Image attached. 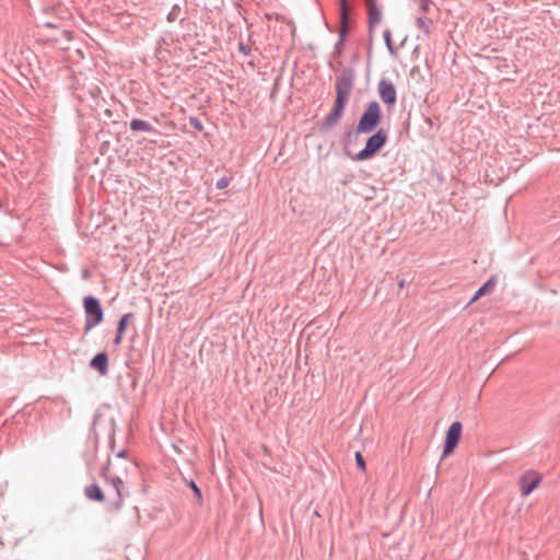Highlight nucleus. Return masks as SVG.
<instances>
[{"label": "nucleus", "instance_id": "19", "mask_svg": "<svg viewBox=\"0 0 560 560\" xmlns=\"http://www.w3.org/2000/svg\"><path fill=\"white\" fill-rule=\"evenodd\" d=\"M230 179L226 177H223L217 182V188L218 189H224L229 186Z\"/></svg>", "mask_w": 560, "mask_h": 560}, {"label": "nucleus", "instance_id": "11", "mask_svg": "<svg viewBox=\"0 0 560 560\" xmlns=\"http://www.w3.org/2000/svg\"><path fill=\"white\" fill-rule=\"evenodd\" d=\"M132 318V315L131 314H125L119 323H118V329H117V336L114 340L115 345H119L121 342V339H122V335H124V331L128 325V323L130 322V319Z\"/></svg>", "mask_w": 560, "mask_h": 560}, {"label": "nucleus", "instance_id": "12", "mask_svg": "<svg viewBox=\"0 0 560 560\" xmlns=\"http://www.w3.org/2000/svg\"><path fill=\"white\" fill-rule=\"evenodd\" d=\"M85 495L94 501H104V494L101 488L96 485H91L85 488Z\"/></svg>", "mask_w": 560, "mask_h": 560}, {"label": "nucleus", "instance_id": "21", "mask_svg": "<svg viewBox=\"0 0 560 560\" xmlns=\"http://www.w3.org/2000/svg\"><path fill=\"white\" fill-rule=\"evenodd\" d=\"M190 124L198 130H202V124L197 118H190Z\"/></svg>", "mask_w": 560, "mask_h": 560}, {"label": "nucleus", "instance_id": "18", "mask_svg": "<svg viewBox=\"0 0 560 560\" xmlns=\"http://www.w3.org/2000/svg\"><path fill=\"white\" fill-rule=\"evenodd\" d=\"M340 2V11H341V16H342V20L346 19V15L348 13V4H347V0H339Z\"/></svg>", "mask_w": 560, "mask_h": 560}, {"label": "nucleus", "instance_id": "1", "mask_svg": "<svg viewBox=\"0 0 560 560\" xmlns=\"http://www.w3.org/2000/svg\"><path fill=\"white\" fill-rule=\"evenodd\" d=\"M381 121V107L376 102H372L366 107L365 112L360 118V121L357 127V131L361 133H369L374 130V128Z\"/></svg>", "mask_w": 560, "mask_h": 560}, {"label": "nucleus", "instance_id": "2", "mask_svg": "<svg viewBox=\"0 0 560 560\" xmlns=\"http://www.w3.org/2000/svg\"><path fill=\"white\" fill-rule=\"evenodd\" d=\"M387 132L384 129H380L375 135L371 136L364 149L357 153L355 160L364 161L374 156L386 143Z\"/></svg>", "mask_w": 560, "mask_h": 560}, {"label": "nucleus", "instance_id": "8", "mask_svg": "<svg viewBox=\"0 0 560 560\" xmlns=\"http://www.w3.org/2000/svg\"><path fill=\"white\" fill-rule=\"evenodd\" d=\"M345 107L346 105L336 102L332 112L325 118V126L330 128L336 125L341 117Z\"/></svg>", "mask_w": 560, "mask_h": 560}, {"label": "nucleus", "instance_id": "5", "mask_svg": "<svg viewBox=\"0 0 560 560\" xmlns=\"http://www.w3.org/2000/svg\"><path fill=\"white\" fill-rule=\"evenodd\" d=\"M463 425L460 422H453L445 435V442L443 447L442 457L445 458L450 456L454 450L456 448L459 440L462 438Z\"/></svg>", "mask_w": 560, "mask_h": 560}, {"label": "nucleus", "instance_id": "16", "mask_svg": "<svg viewBox=\"0 0 560 560\" xmlns=\"http://www.w3.org/2000/svg\"><path fill=\"white\" fill-rule=\"evenodd\" d=\"M355 463L361 471L364 472L366 470L365 460L360 452L355 453Z\"/></svg>", "mask_w": 560, "mask_h": 560}, {"label": "nucleus", "instance_id": "22", "mask_svg": "<svg viewBox=\"0 0 560 560\" xmlns=\"http://www.w3.org/2000/svg\"><path fill=\"white\" fill-rule=\"evenodd\" d=\"M429 7H430L429 0H423L422 3H421L422 11L427 12L429 10Z\"/></svg>", "mask_w": 560, "mask_h": 560}, {"label": "nucleus", "instance_id": "6", "mask_svg": "<svg viewBox=\"0 0 560 560\" xmlns=\"http://www.w3.org/2000/svg\"><path fill=\"white\" fill-rule=\"evenodd\" d=\"M540 482V476L535 471L525 472L520 479V488L523 497H527Z\"/></svg>", "mask_w": 560, "mask_h": 560}, {"label": "nucleus", "instance_id": "23", "mask_svg": "<svg viewBox=\"0 0 560 560\" xmlns=\"http://www.w3.org/2000/svg\"><path fill=\"white\" fill-rule=\"evenodd\" d=\"M481 296H482V295H481V294H479V291H477V292L475 293V295L472 296V299L470 300L469 304L475 303V302H476V301H478Z\"/></svg>", "mask_w": 560, "mask_h": 560}, {"label": "nucleus", "instance_id": "4", "mask_svg": "<svg viewBox=\"0 0 560 560\" xmlns=\"http://www.w3.org/2000/svg\"><path fill=\"white\" fill-rule=\"evenodd\" d=\"M84 310L88 315L86 330L98 325L103 320V310L95 298L88 296L84 299Z\"/></svg>", "mask_w": 560, "mask_h": 560}, {"label": "nucleus", "instance_id": "17", "mask_svg": "<svg viewBox=\"0 0 560 560\" xmlns=\"http://www.w3.org/2000/svg\"><path fill=\"white\" fill-rule=\"evenodd\" d=\"M190 488L192 489L198 502L200 503L202 501V495H201L200 489L196 486V483L194 481L190 482Z\"/></svg>", "mask_w": 560, "mask_h": 560}, {"label": "nucleus", "instance_id": "14", "mask_svg": "<svg viewBox=\"0 0 560 560\" xmlns=\"http://www.w3.org/2000/svg\"><path fill=\"white\" fill-rule=\"evenodd\" d=\"M417 27L425 35V36H429L431 31H432V26H433V22L429 19H423V18H419L417 19Z\"/></svg>", "mask_w": 560, "mask_h": 560}, {"label": "nucleus", "instance_id": "13", "mask_svg": "<svg viewBox=\"0 0 560 560\" xmlns=\"http://www.w3.org/2000/svg\"><path fill=\"white\" fill-rule=\"evenodd\" d=\"M130 128L133 131H152V127L149 122L142 119H132L130 121Z\"/></svg>", "mask_w": 560, "mask_h": 560}, {"label": "nucleus", "instance_id": "15", "mask_svg": "<svg viewBox=\"0 0 560 560\" xmlns=\"http://www.w3.org/2000/svg\"><path fill=\"white\" fill-rule=\"evenodd\" d=\"M495 284H497L495 277H491L483 285H481L479 288V290H478L479 294L485 296L487 294L492 293V291L494 290Z\"/></svg>", "mask_w": 560, "mask_h": 560}, {"label": "nucleus", "instance_id": "20", "mask_svg": "<svg viewBox=\"0 0 560 560\" xmlns=\"http://www.w3.org/2000/svg\"><path fill=\"white\" fill-rule=\"evenodd\" d=\"M113 485L116 487L118 494L120 495L119 488L122 486V479L119 476L113 478Z\"/></svg>", "mask_w": 560, "mask_h": 560}, {"label": "nucleus", "instance_id": "7", "mask_svg": "<svg viewBox=\"0 0 560 560\" xmlns=\"http://www.w3.org/2000/svg\"><path fill=\"white\" fill-rule=\"evenodd\" d=\"M378 93L381 100L388 106H393L396 103V89L392 82L382 80L378 83Z\"/></svg>", "mask_w": 560, "mask_h": 560}, {"label": "nucleus", "instance_id": "9", "mask_svg": "<svg viewBox=\"0 0 560 560\" xmlns=\"http://www.w3.org/2000/svg\"><path fill=\"white\" fill-rule=\"evenodd\" d=\"M107 355L105 353H98L92 359L91 366L104 375L107 372Z\"/></svg>", "mask_w": 560, "mask_h": 560}, {"label": "nucleus", "instance_id": "10", "mask_svg": "<svg viewBox=\"0 0 560 560\" xmlns=\"http://www.w3.org/2000/svg\"><path fill=\"white\" fill-rule=\"evenodd\" d=\"M365 3L369 10L370 24L373 25L378 23L381 21V12L376 8L375 0H365Z\"/></svg>", "mask_w": 560, "mask_h": 560}, {"label": "nucleus", "instance_id": "3", "mask_svg": "<svg viewBox=\"0 0 560 560\" xmlns=\"http://www.w3.org/2000/svg\"><path fill=\"white\" fill-rule=\"evenodd\" d=\"M353 74L350 71H345L336 82V102L347 105L349 96L352 91Z\"/></svg>", "mask_w": 560, "mask_h": 560}, {"label": "nucleus", "instance_id": "24", "mask_svg": "<svg viewBox=\"0 0 560 560\" xmlns=\"http://www.w3.org/2000/svg\"><path fill=\"white\" fill-rule=\"evenodd\" d=\"M124 454H125V452H120V453H118V454H117V458H122V457H124Z\"/></svg>", "mask_w": 560, "mask_h": 560}]
</instances>
